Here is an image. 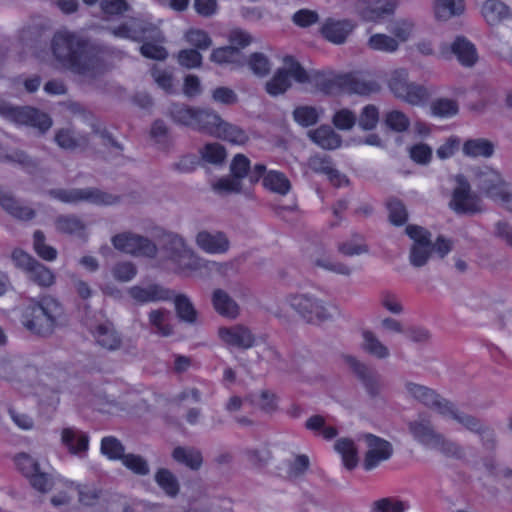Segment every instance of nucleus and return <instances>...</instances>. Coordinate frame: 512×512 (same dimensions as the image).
Wrapping results in <instances>:
<instances>
[{"instance_id": "4c0bfd02", "label": "nucleus", "mask_w": 512, "mask_h": 512, "mask_svg": "<svg viewBox=\"0 0 512 512\" xmlns=\"http://www.w3.org/2000/svg\"><path fill=\"white\" fill-rule=\"evenodd\" d=\"M174 300L177 317L180 321L188 324L197 322L198 312L189 297L185 294H177L172 298Z\"/></svg>"}, {"instance_id": "1a4fd4ad", "label": "nucleus", "mask_w": 512, "mask_h": 512, "mask_svg": "<svg viewBox=\"0 0 512 512\" xmlns=\"http://www.w3.org/2000/svg\"><path fill=\"white\" fill-rule=\"evenodd\" d=\"M287 302L308 323L315 324L332 319L330 306L312 295H289Z\"/></svg>"}, {"instance_id": "a878e982", "label": "nucleus", "mask_w": 512, "mask_h": 512, "mask_svg": "<svg viewBox=\"0 0 512 512\" xmlns=\"http://www.w3.org/2000/svg\"><path fill=\"white\" fill-rule=\"evenodd\" d=\"M58 233L74 236L83 240L87 239V227L85 222L75 214H61L54 220Z\"/></svg>"}, {"instance_id": "9d476101", "label": "nucleus", "mask_w": 512, "mask_h": 512, "mask_svg": "<svg viewBox=\"0 0 512 512\" xmlns=\"http://www.w3.org/2000/svg\"><path fill=\"white\" fill-rule=\"evenodd\" d=\"M0 115L19 125L37 128L45 133L52 126V119L48 114L30 106L0 105Z\"/></svg>"}, {"instance_id": "f8f14e48", "label": "nucleus", "mask_w": 512, "mask_h": 512, "mask_svg": "<svg viewBox=\"0 0 512 512\" xmlns=\"http://www.w3.org/2000/svg\"><path fill=\"white\" fill-rule=\"evenodd\" d=\"M343 359L355 378L362 384L367 395L372 399L379 397L384 388L380 373L352 355H345Z\"/></svg>"}, {"instance_id": "412c9836", "label": "nucleus", "mask_w": 512, "mask_h": 512, "mask_svg": "<svg viewBox=\"0 0 512 512\" xmlns=\"http://www.w3.org/2000/svg\"><path fill=\"white\" fill-rule=\"evenodd\" d=\"M195 242L202 251L211 255L225 254L230 249L227 234L220 230H201L196 234Z\"/></svg>"}, {"instance_id": "7c9ffc66", "label": "nucleus", "mask_w": 512, "mask_h": 512, "mask_svg": "<svg viewBox=\"0 0 512 512\" xmlns=\"http://www.w3.org/2000/svg\"><path fill=\"white\" fill-rule=\"evenodd\" d=\"M485 21L491 25H498L511 17L510 8L500 0H486L481 9Z\"/></svg>"}, {"instance_id": "603ef678", "label": "nucleus", "mask_w": 512, "mask_h": 512, "mask_svg": "<svg viewBox=\"0 0 512 512\" xmlns=\"http://www.w3.org/2000/svg\"><path fill=\"white\" fill-rule=\"evenodd\" d=\"M432 253V242L414 243L410 249L409 261L413 267L420 268L426 265Z\"/></svg>"}, {"instance_id": "774afa93", "label": "nucleus", "mask_w": 512, "mask_h": 512, "mask_svg": "<svg viewBox=\"0 0 512 512\" xmlns=\"http://www.w3.org/2000/svg\"><path fill=\"white\" fill-rule=\"evenodd\" d=\"M185 38L196 50H207L212 45V39L208 33L200 29L189 30Z\"/></svg>"}, {"instance_id": "dca6fc26", "label": "nucleus", "mask_w": 512, "mask_h": 512, "mask_svg": "<svg viewBox=\"0 0 512 512\" xmlns=\"http://www.w3.org/2000/svg\"><path fill=\"white\" fill-rule=\"evenodd\" d=\"M127 294L136 305L172 300L174 291L157 282H140L127 289Z\"/></svg>"}, {"instance_id": "f03ea898", "label": "nucleus", "mask_w": 512, "mask_h": 512, "mask_svg": "<svg viewBox=\"0 0 512 512\" xmlns=\"http://www.w3.org/2000/svg\"><path fill=\"white\" fill-rule=\"evenodd\" d=\"M62 304L47 295L31 300L22 310L21 323L31 334L48 337L55 331L63 316Z\"/></svg>"}, {"instance_id": "bf43d9fd", "label": "nucleus", "mask_w": 512, "mask_h": 512, "mask_svg": "<svg viewBox=\"0 0 512 512\" xmlns=\"http://www.w3.org/2000/svg\"><path fill=\"white\" fill-rule=\"evenodd\" d=\"M162 42L146 40L140 47V53L145 58L164 61L168 57L167 50L161 45Z\"/></svg>"}, {"instance_id": "393cba45", "label": "nucleus", "mask_w": 512, "mask_h": 512, "mask_svg": "<svg viewBox=\"0 0 512 512\" xmlns=\"http://www.w3.org/2000/svg\"><path fill=\"white\" fill-rule=\"evenodd\" d=\"M355 28V24L350 20H335L329 18L323 24L321 33L323 37L331 43L342 44L346 41L348 35Z\"/></svg>"}, {"instance_id": "4d7b16f0", "label": "nucleus", "mask_w": 512, "mask_h": 512, "mask_svg": "<svg viewBox=\"0 0 512 512\" xmlns=\"http://www.w3.org/2000/svg\"><path fill=\"white\" fill-rule=\"evenodd\" d=\"M201 157L204 161L211 164H222L226 158V150L219 143H208L200 149Z\"/></svg>"}, {"instance_id": "4468645a", "label": "nucleus", "mask_w": 512, "mask_h": 512, "mask_svg": "<svg viewBox=\"0 0 512 512\" xmlns=\"http://www.w3.org/2000/svg\"><path fill=\"white\" fill-rule=\"evenodd\" d=\"M336 89L345 93L369 95L379 92L380 85L376 81L365 80L353 74L339 75L323 83V90L327 93H333Z\"/></svg>"}, {"instance_id": "0e129e2a", "label": "nucleus", "mask_w": 512, "mask_h": 512, "mask_svg": "<svg viewBox=\"0 0 512 512\" xmlns=\"http://www.w3.org/2000/svg\"><path fill=\"white\" fill-rule=\"evenodd\" d=\"M408 504L396 498L388 497L373 503L374 512H404Z\"/></svg>"}, {"instance_id": "a211bd4d", "label": "nucleus", "mask_w": 512, "mask_h": 512, "mask_svg": "<svg viewBox=\"0 0 512 512\" xmlns=\"http://www.w3.org/2000/svg\"><path fill=\"white\" fill-rule=\"evenodd\" d=\"M404 386L410 397L425 407L437 411L441 416H443L447 408H449L448 406L451 401L442 397L432 388L412 381H406Z\"/></svg>"}, {"instance_id": "5701e85b", "label": "nucleus", "mask_w": 512, "mask_h": 512, "mask_svg": "<svg viewBox=\"0 0 512 512\" xmlns=\"http://www.w3.org/2000/svg\"><path fill=\"white\" fill-rule=\"evenodd\" d=\"M61 443L70 454L84 458L89 449V435L75 427L64 428L61 432Z\"/></svg>"}, {"instance_id": "a19ab883", "label": "nucleus", "mask_w": 512, "mask_h": 512, "mask_svg": "<svg viewBox=\"0 0 512 512\" xmlns=\"http://www.w3.org/2000/svg\"><path fill=\"white\" fill-rule=\"evenodd\" d=\"M335 450L341 455L344 466L352 470L357 466V449L354 442L348 438L338 439L335 443Z\"/></svg>"}, {"instance_id": "69168bd1", "label": "nucleus", "mask_w": 512, "mask_h": 512, "mask_svg": "<svg viewBox=\"0 0 512 512\" xmlns=\"http://www.w3.org/2000/svg\"><path fill=\"white\" fill-rule=\"evenodd\" d=\"M240 51L238 48L233 46H224L216 48L210 55V60L217 64H228L232 63L239 56Z\"/></svg>"}, {"instance_id": "37998d69", "label": "nucleus", "mask_w": 512, "mask_h": 512, "mask_svg": "<svg viewBox=\"0 0 512 512\" xmlns=\"http://www.w3.org/2000/svg\"><path fill=\"white\" fill-rule=\"evenodd\" d=\"M2 162L16 163L28 172L35 171L40 165L38 159L33 158L27 152L20 149H15L11 153H7L4 150Z\"/></svg>"}, {"instance_id": "bb28decb", "label": "nucleus", "mask_w": 512, "mask_h": 512, "mask_svg": "<svg viewBox=\"0 0 512 512\" xmlns=\"http://www.w3.org/2000/svg\"><path fill=\"white\" fill-rule=\"evenodd\" d=\"M194 117L193 130L214 137L219 134V127L223 119L217 112L212 109L197 108Z\"/></svg>"}, {"instance_id": "58836bf2", "label": "nucleus", "mask_w": 512, "mask_h": 512, "mask_svg": "<svg viewBox=\"0 0 512 512\" xmlns=\"http://www.w3.org/2000/svg\"><path fill=\"white\" fill-rule=\"evenodd\" d=\"M464 10V0H436L434 5L436 18L443 21L461 15Z\"/></svg>"}, {"instance_id": "338daca9", "label": "nucleus", "mask_w": 512, "mask_h": 512, "mask_svg": "<svg viewBox=\"0 0 512 512\" xmlns=\"http://www.w3.org/2000/svg\"><path fill=\"white\" fill-rule=\"evenodd\" d=\"M248 66L252 72L259 77L266 76L271 70L269 59L263 53L259 52L250 55Z\"/></svg>"}, {"instance_id": "b1692460", "label": "nucleus", "mask_w": 512, "mask_h": 512, "mask_svg": "<svg viewBox=\"0 0 512 512\" xmlns=\"http://www.w3.org/2000/svg\"><path fill=\"white\" fill-rule=\"evenodd\" d=\"M96 343L103 349L108 351H116L122 345V338L115 329L113 323L106 321L99 323L92 330Z\"/></svg>"}, {"instance_id": "39448f33", "label": "nucleus", "mask_w": 512, "mask_h": 512, "mask_svg": "<svg viewBox=\"0 0 512 512\" xmlns=\"http://www.w3.org/2000/svg\"><path fill=\"white\" fill-rule=\"evenodd\" d=\"M49 195L63 203L76 204L87 202L100 206H112L121 202V196L102 191L98 188L52 189Z\"/></svg>"}, {"instance_id": "6e6d98bb", "label": "nucleus", "mask_w": 512, "mask_h": 512, "mask_svg": "<svg viewBox=\"0 0 512 512\" xmlns=\"http://www.w3.org/2000/svg\"><path fill=\"white\" fill-rule=\"evenodd\" d=\"M384 123L392 131L401 133L408 130L410 119L403 112L392 110L386 113Z\"/></svg>"}, {"instance_id": "cd10ccee", "label": "nucleus", "mask_w": 512, "mask_h": 512, "mask_svg": "<svg viewBox=\"0 0 512 512\" xmlns=\"http://www.w3.org/2000/svg\"><path fill=\"white\" fill-rule=\"evenodd\" d=\"M172 314L165 308L152 309L148 313V327L151 333L161 337H169L174 334L171 323Z\"/></svg>"}, {"instance_id": "9b49d317", "label": "nucleus", "mask_w": 512, "mask_h": 512, "mask_svg": "<svg viewBox=\"0 0 512 512\" xmlns=\"http://www.w3.org/2000/svg\"><path fill=\"white\" fill-rule=\"evenodd\" d=\"M457 186L453 190L450 208L457 214L475 215L484 211L480 196L471 191V186L464 175L456 176Z\"/></svg>"}, {"instance_id": "ea45409f", "label": "nucleus", "mask_w": 512, "mask_h": 512, "mask_svg": "<svg viewBox=\"0 0 512 512\" xmlns=\"http://www.w3.org/2000/svg\"><path fill=\"white\" fill-rule=\"evenodd\" d=\"M215 137L237 145H243L249 140V136L244 129L224 120H222L219 127V134H216Z\"/></svg>"}, {"instance_id": "2f4dec72", "label": "nucleus", "mask_w": 512, "mask_h": 512, "mask_svg": "<svg viewBox=\"0 0 512 512\" xmlns=\"http://www.w3.org/2000/svg\"><path fill=\"white\" fill-rule=\"evenodd\" d=\"M451 50L463 66L471 67L478 59L474 44L463 36H458L454 40L451 45Z\"/></svg>"}, {"instance_id": "f704fd0d", "label": "nucleus", "mask_w": 512, "mask_h": 512, "mask_svg": "<svg viewBox=\"0 0 512 512\" xmlns=\"http://www.w3.org/2000/svg\"><path fill=\"white\" fill-rule=\"evenodd\" d=\"M172 457L192 470H199L203 463L202 453L194 447L178 446L173 450Z\"/></svg>"}, {"instance_id": "c85d7f7f", "label": "nucleus", "mask_w": 512, "mask_h": 512, "mask_svg": "<svg viewBox=\"0 0 512 512\" xmlns=\"http://www.w3.org/2000/svg\"><path fill=\"white\" fill-rule=\"evenodd\" d=\"M211 301L215 311L223 317L235 319L240 314L237 302L223 289H215Z\"/></svg>"}, {"instance_id": "09e8293b", "label": "nucleus", "mask_w": 512, "mask_h": 512, "mask_svg": "<svg viewBox=\"0 0 512 512\" xmlns=\"http://www.w3.org/2000/svg\"><path fill=\"white\" fill-rule=\"evenodd\" d=\"M368 47L375 51L393 53L398 50V41L386 34H374L368 39Z\"/></svg>"}, {"instance_id": "20e7f679", "label": "nucleus", "mask_w": 512, "mask_h": 512, "mask_svg": "<svg viewBox=\"0 0 512 512\" xmlns=\"http://www.w3.org/2000/svg\"><path fill=\"white\" fill-rule=\"evenodd\" d=\"M443 417H450L467 431L478 435L480 443L485 451L494 452L498 447V439L495 430L485 424L480 418L460 411L454 403H450Z\"/></svg>"}, {"instance_id": "5fc2aeb1", "label": "nucleus", "mask_w": 512, "mask_h": 512, "mask_svg": "<svg viewBox=\"0 0 512 512\" xmlns=\"http://www.w3.org/2000/svg\"><path fill=\"white\" fill-rule=\"evenodd\" d=\"M122 464L134 474L146 476L150 473V467L147 460L141 455L128 453L122 459Z\"/></svg>"}, {"instance_id": "ddd939ff", "label": "nucleus", "mask_w": 512, "mask_h": 512, "mask_svg": "<svg viewBox=\"0 0 512 512\" xmlns=\"http://www.w3.org/2000/svg\"><path fill=\"white\" fill-rule=\"evenodd\" d=\"M18 470L29 480L30 485L41 493H47L53 487L52 476L43 471L37 460L26 453H19L14 458Z\"/></svg>"}, {"instance_id": "6ab92c4d", "label": "nucleus", "mask_w": 512, "mask_h": 512, "mask_svg": "<svg viewBox=\"0 0 512 512\" xmlns=\"http://www.w3.org/2000/svg\"><path fill=\"white\" fill-rule=\"evenodd\" d=\"M367 445L363 467L370 471L376 468L381 462L388 460L393 454L392 444L376 435L367 433L363 435Z\"/></svg>"}, {"instance_id": "423d86ee", "label": "nucleus", "mask_w": 512, "mask_h": 512, "mask_svg": "<svg viewBox=\"0 0 512 512\" xmlns=\"http://www.w3.org/2000/svg\"><path fill=\"white\" fill-rule=\"evenodd\" d=\"M388 86L397 98L411 105H419L430 97L426 87L409 81L408 71L404 68L391 71Z\"/></svg>"}, {"instance_id": "e433bc0d", "label": "nucleus", "mask_w": 512, "mask_h": 512, "mask_svg": "<svg viewBox=\"0 0 512 512\" xmlns=\"http://www.w3.org/2000/svg\"><path fill=\"white\" fill-rule=\"evenodd\" d=\"M196 109V107H191L183 103H173L168 108L167 114L174 123L192 129Z\"/></svg>"}, {"instance_id": "3c124183", "label": "nucleus", "mask_w": 512, "mask_h": 512, "mask_svg": "<svg viewBox=\"0 0 512 512\" xmlns=\"http://www.w3.org/2000/svg\"><path fill=\"white\" fill-rule=\"evenodd\" d=\"M33 248L36 254L45 261H54L57 258V250L46 244V237L41 230L33 234Z\"/></svg>"}, {"instance_id": "49530a36", "label": "nucleus", "mask_w": 512, "mask_h": 512, "mask_svg": "<svg viewBox=\"0 0 512 512\" xmlns=\"http://www.w3.org/2000/svg\"><path fill=\"white\" fill-rule=\"evenodd\" d=\"M100 452L109 460H120L126 455L122 442L114 436H105L101 440Z\"/></svg>"}, {"instance_id": "c9c22d12", "label": "nucleus", "mask_w": 512, "mask_h": 512, "mask_svg": "<svg viewBox=\"0 0 512 512\" xmlns=\"http://www.w3.org/2000/svg\"><path fill=\"white\" fill-rule=\"evenodd\" d=\"M2 208L12 217L22 221L32 220L36 216V211L33 208L17 200L11 194L3 199Z\"/></svg>"}, {"instance_id": "864d4df0", "label": "nucleus", "mask_w": 512, "mask_h": 512, "mask_svg": "<svg viewBox=\"0 0 512 512\" xmlns=\"http://www.w3.org/2000/svg\"><path fill=\"white\" fill-rule=\"evenodd\" d=\"M305 427L306 429L321 435L327 440L333 439L338 434L335 427L325 425V419L321 415H313L308 418L305 423Z\"/></svg>"}, {"instance_id": "f257e3e1", "label": "nucleus", "mask_w": 512, "mask_h": 512, "mask_svg": "<svg viewBox=\"0 0 512 512\" xmlns=\"http://www.w3.org/2000/svg\"><path fill=\"white\" fill-rule=\"evenodd\" d=\"M51 46L55 58L75 73L95 77L104 72L100 49L75 33L57 32Z\"/></svg>"}, {"instance_id": "0eeeda50", "label": "nucleus", "mask_w": 512, "mask_h": 512, "mask_svg": "<svg viewBox=\"0 0 512 512\" xmlns=\"http://www.w3.org/2000/svg\"><path fill=\"white\" fill-rule=\"evenodd\" d=\"M109 32L118 38L130 39L134 42H144L151 40L154 42H164L165 37L160 28L142 18H131L116 27L108 29Z\"/></svg>"}, {"instance_id": "7ed1b4c3", "label": "nucleus", "mask_w": 512, "mask_h": 512, "mask_svg": "<svg viewBox=\"0 0 512 512\" xmlns=\"http://www.w3.org/2000/svg\"><path fill=\"white\" fill-rule=\"evenodd\" d=\"M408 430L414 440L424 447L437 450L449 458L460 461L466 460L464 447L438 432L426 414H419L417 419L410 421Z\"/></svg>"}, {"instance_id": "2eb2a0df", "label": "nucleus", "mask_w": 512, "mask_h": 512, "mask_svg": "<svg viewBox=\"0 0 512 512\" xmlns=\"http://www.w3.org/2000/svg\"><path fill=\"white\" fill-rule=\"evenodd\" d=\"M112 244L115 249L134 256L154 258L158 252L152 240L130 232L115 235Z\"/></svg>"}, {"instance_id": "680f3d73", "label": "nucleus", "mask_w": 512, "mask_h": 512, "mask_svg": "<svg viewBox=\"0 0 512 512\" xmlns=\"http://www.w3.org/2000/svg\"><path fill=\"white\" fill-rule=\"evenodd\" d=\"M151 76L155 83L163 89L166 93H174L173 75L171 72L160 69L157 65L151 68Z\"/></svg>"}, {"instance_id": "de8ad7c7", "label": "nucleus", "mask_w": 512, "mask_h": 512, "mask_svg": "<svg viewBox=\"0 0 512 512\" xmlns=\"http://www.w3.org/2000/svg\"><path fill=\"white\" fill-rule=\"evenodd\" d=\"M363 349L378 359L387 358L390 353L388 348L371 331L363 332Z\"/></svg>"}, {"instance_id": "f3484780", "label": "nucleus", "mask_w": 512, "mask_h": 512, "mask_svg": "<svg viewBox=\"0 0 512 512\" xmlns=\"http://www.w3.org/2000/svg\"><path fill=\"white\" fill-rule=\"evenodd\" d=\"M164 249L169 258L175 262L181 270H191L197 267L194 252L189 249L182 237L177 234H167L164 237Z\"/></svg>"}, {"instance_id": "c03bdc74", "label": "nucleus", "mask_w": 512, "mask_h": 512, "mask_svg": "<svg viewBox=\"0 0 512 512\" xmlns=\"http://www.w3.org/2000/svg\"><path fill=\"white\" fill-rule=\"evenodd\" d=\"M158 486L170 497L178 495L180 486L176 476L166 468H160L155 473Z\"/></svg>"}, {"instance_id": "4be33fe9", "label": "nucleus", "mask_w": 512, "mask_h": 512, "mask_svg": "<svg viewBox=\"0 0 512 512\" xmlns=\"http://www.w3.org/2000/svg\"><path fill=\"white\" fill-rule=\"evenodd\" d=\"M218 336L226 345L244 350L253 347L255 343L254 334L248 327L241 324L220 327Z\"/></svg>"}, {"instance_id": "8fccbe9b", "label": "nucleus", "mask_w": 512, "mask_h": 512, "mask_svg": "<svg viewBox=\"0 0 512 512\" xmlns=\"http://www.w3.org/2000/svg\"><path fill=\"white\" fill-rule=\"evenodd\" d=\"M337 248L345 256L361 255L369 251L368 246L364 243L363 236L360 234H354L350 240L339 243Z\"/></svg>"}, {"instance_id": "72a5a7b5", "label": "nucleus", "mask_w": 512, "mask_h": 512, "mask_svg": "<svg viewBox=\"0 0 512 512\" xmlns=\"http://www.w3.org/2000/svg\"><path fill=\"white\" fill-rule=\"evenodd\" d=\"M462 151L471 158H490L494 154L495 145L485 138L468 139L464 142Z\"/></svg>"}, {"instance_id": "a18cd8bd", "label": "nucleus", "mask_w": 512, "mask_h": 512, "mask_svg": "<svg viewBox=\"0 0 512 512\" xmlns=\"http://www.w3.org/2000/svg\"><path fill=\"white\" fill-rule=\"evenodd\" d=\"M263 185L281 195H286L291 189L288 178L283 173L274 170L267 172L264 176Z\"/></svg>"}, {"instance_id": "aec40b11", "label": "nucleus", "mask_w": 512, "mask_h": 512, "mask_svg": "<svg viewBox=\"0 0 512 512\" xmlns=\"http://www.w3.org/2000/svg\"><path fill=\"white\" fill-rule=\"evenodd\" d=\"M476 185L481 192L495 201L501 202L509 192L500 173L489 168L476 175Z\"/></svg>"}, {"instance_id": "79ce46f5", "label": "nucleus", "mask_w": 512, "mask_h": 512, "mask_svg": "<svg viewBox=\"0 0 512 512\" xmlns=\"http://www.w3.org/2000/svg\"><path fill=\"white\" fill-rule=\"evenodd\" d=\"M28 279L40 287H50L55 283V274L39 261L26 273Z\"/></svg>"}, {"instance_id": "c756f323", "label": "nucleus", "mask_w": 512, "mask_h": 512, "mask_svg": "<svg viewBox=\"0 0 512 512\" xmlns=\"http://www.w3.org/2000/svg\"><path fill=\"white\" fill-rule=\"evenodd\" d=\"M309 138L319 147L325 150H334L341 146L342 138L329 125H321L308 132Z\"/></svg>"}, {"instance_id": "6e6552de", "label": "nucleus", "mask_w": 512, "mask_h": 512, "mask_svg": "<svg viewBox=\"0 0 512 512\" xmlns=\"http://www.w3.org/2000/svg\"><path fill=\"white\" fill-rule=\"evenodd\" d=\"M283 62L285 67L279 68L272 79L266 83V92L271 96L285 93L291 86L290 77H293L299 83L310 81L307 71L293 56H285Z\"/></svg>"}, {"instance_id": "13d9d810", "label": "nucleus", "mask_w": 512, "mask_h": 512, "mask_svg": "<svg viewBox=\"0 0 512 512\" xmlns=\"http://www.w3.org/2000/svg\"><path fill=\"white\" fill-rule=\"evenodd\" d=\"M389 211V220L393 225L401 226L407 222L408 213L405 205L397 198H391L387 201Z\"/></svg>"}, {"instance_id": "052dcab7", "label": "nucleus", "mask_w": 512, "mask_h": 512, "mask_svg": "<svg viewBox=\"0 0 512 512\" xmlns=\"http://www.w3.org/2000/svg\"><path fill=\"white\" fill-rule=\"evenodd\" d=\"M379 121V110L375 105H366L359 116L358 124L363 130H373Z\"/></svg>"}, {"instance_id": "e2e57ef3", "label": "nucleus", "mask_w": 512, "mask_h": 512, "mask_svg": "<svg viewBox=\"0 0 512 512\" xmlns=\"http://www.w3.org/2000/svg\"><path fill=\"white\" fill-rule=\"evenodd\" d=\"M294 120L303 127L316 124L319 119L317 110L310 106L297 107L293 112Z\"/></svg>"}, {"instance_id": "473e14b6", "label": "nucleus", "mask_w": 512, "mask_h": 512, "mask_svg": "<svg viewBox=\"0 0 512 512\" xmlns=\"http://www.w3.org/2000/svg\"><path fill=\"white\" fill-rule=\"evenodd\" d=\"M54 141L64 150L86 148L89 144V138L87 135H75V133L69 128H61L57 130L54 136Z\"/></svg>"}]
</instances>
